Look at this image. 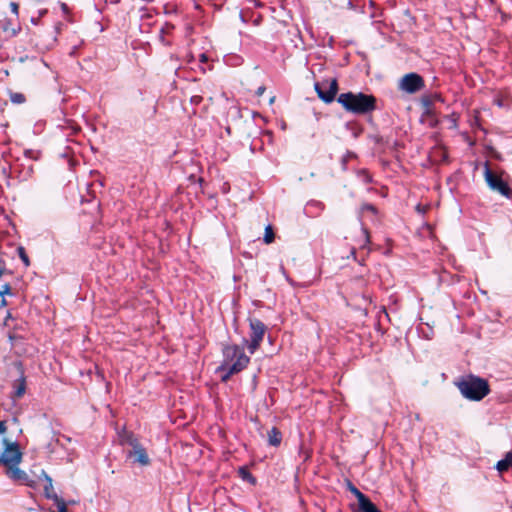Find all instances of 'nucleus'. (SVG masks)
<instances>
[{
  "label": "nucleus",
  "mask_w": 512,
  "mask_h": 512,
  "mask_svg": "<svg viewBox=\"0 0 512 512\" xmlns=\"http://www.w3.org/2000/svg\"><path fill=\"white\" fill-rule=\"evenodd\" d=\"M266 88L264 86H260L258 87V89L256 90V95L257 96H261L263 95V93L265 92Z\"/></svg>",
  "instance_id": "nucleus-35"
},
{
  "label": "nucleus",
  "mask_w": 512,
  "mask_h": 512,
  "mask_svg": "<svg viewBox=\"0 0 512 512\" xmlns=\"http://www.w3.org/2000/svg\"><path fill=\"white\" fill-rule=\"evenodd\" d=\"M7 473L14 480H25L27 478V474L18 466L8 467Z\"/></svg>",
  "instance_id": "nucleus-17"
},
{
  "label": "nucleus",
  "mask_w": 512,
  "mask_h": 512,
  "mask_svg": "<svg viewBox=\"0 0 512 512\" xmlns=\"http://www.w3.org/2000/svg\"><path fill=\"white\" fill-rule=\"evenodd\" d=\"M238 473L243 480H246L253 485L256 484V478L248 471L246 467H240Z\"/></svg>",
  "instance_id": "nucleus-21"
},
{
  "label": "nucleus",
  "mask_w": 512,
  "mask_h": 512,
  "mask_svg": "<svg viewBox=\"0 0 512 512\" xmlns=\"http://www.w3.org/2000/svg\"><path fill=\"white\" fill-rule=\"evenodd\" d=\"M357 178L362 181L364 184H369L373 182L372 175L366 169H359L356 172Z\"/></svg>",
  "instance_id": "nucleus-20"
},
{
  "label": "nucleus",
  "mask_w": 512,
  "mask_h": 512,
  "mask_svg": "<svg viewBox=\"0 0 512 512\" xmlns=\"http://www.w3.org/2000/svg\"><path fill=\"white\" fill-rule=\"evenodd\" d=\"M17 253L19 258L22 260L25 267H28L30 265L29 257L25 251V248L23 246H19L17 248Z\"/></svg>",
  "instance_id": "nucleus-23"
},
{
  "label": "nucleus",
  "mask_w": 512,
  "mask_h": 512,
  "mask_svg": "<svg viewBox=\"0 0 512 512\" xmlns=\"http://www.w3.org/2000/svg\"><path fill=\"white\" fill-rule=\"evenodd\" d=\"M484 178L488 187L492 191L499 193L501 196L507 199L512 198V189L508 182L504 180L500 174L492 171L488 162H485L484 165Z\"/></svg>",
  "instance_id": "nucleus-4"
},
{
  "label": "nucleus",
  "mask_w": 512,
  "mask_h": 512,
  "mask_svg": "<svg viewBox=\"0 0 512 512\" xmlns=\"http://www.w3.org/2000/svg\"><path fill=\"white\" fill-rule=\"evenodd\" d=\"M325 205L318 200H310L304 207V213L307 217L316 218L324 211Z\"/></svg>",
  "instance_id": "nucleus-11"
},
{
  "label": "nucleus",
  "mask_w": 512,
  "mask_h": 512,
  "mask_svg": "<svg viewBox=\"0 0 512 512\" xmlns=\"http://www.w3.org/2000/svg\"><path fill=\"white\" fill-rule=\"evenodd\" d=\"M454 384L461 395L470 401H481L491 391L488 381L474 374L462 376Z\"/></svg>",
  "instance_id": "nucleus-3"
},
{
  "label": "nucleus",
  "mask_w": 512,
  "mask_h": 512,
  "mask_svg": "<svg viewBox=\"0 0 512 512\" xmlns=\"http://www.w3.org/2000/svg\"><path fill=\"white\" fill-rule=\"evenodd\" d=\"M118 435L121 445H129L133 448V450L141 445L138 437L132 431H129L126 428H123L118 433Z\"/></svg>",
  "instance_id": "nucleus-10"
},
{
  "label": "nucleus",
  "mask_w": 512,
  "mask_h": 512,
  "mask_svg": "<svg viewBox=\"0 0 512 512\" xmlns=\"http://www.w3.org/2000/svg\"><path fill=\"white\" fill-rule=\"evenodd\" d=\"M352 157H355V154L351 151H347L346 154L343 156V159H342V164L343 166L345 167L346 164H347V161L352 158Z\"/></svg>",
  "instance_id": "nucleus-29"
},
{
  "label": "nucleus",
  "mask_w": 512,
  "mask_h": 512,
  "mask_svg": "<svg viewBox=\"0 0 512 512\" xmlns=\"http://www.w3.org/2000/svg\"><path fill=\"white\" fill-rule=\"evenodd\" d=\"M9 340H10L11 342H13V341H14V336H13L12 334H9Z\"/></svg>",
  "instance_id": "nucleus-39"
},
{
  "label": "nucleus",
  "mask_w": 512,
  "mask_h": 512,
  "mask_svg": "<svg viewBox=\"0 0 512 512\" xmlns=\"http://www.w3.org/2000/svg\"><path fill=\"white\" fill-rule=\"evenodd\" d=\"M132 454L135 455L134 462H137L142 466H147L150 464V458L142 444L135 448L133 451L129 452L128 455L131 456Z\"/></svg>",
  "instance_id": "nucleus-12"
},
{
  "label": "nucleus",
  "mask_w": 512,
  "mask_h": 512,
  "mask_svg": "<svg viewBox=\"0 0 512 512\" xmlns=\"http://www.w3.org/2000/svg\"><path fill=\"white\" fill-rule=\"evenodd\" d=\"M274 238H275V235H274L273 229H272L271 225H268L265 228L263 240L266 244H270L274 241Z\"/></svg>",
  "instance_id": "nucleus-24"
},
{
  "label": "nucleus",
  "mask_w": 512,
  "mask_h": 512,
  "mask_svg": "<svg viewBox=\"0 0 512 512\" xmlns=\"http://www.w3.org/2000/svg\"><path fill=\"white\" fill-rule=\"evenodd\" d=\"M225 63L229 66H239L243 63V58L236 54H230L225 56Z\"/></svg>",
  "instance_id": "nucleus-19"
},
{
  "label": "nucleus",
  "mask_w": 512,
  "mask_h": 512,
  "mask_svg": "<svg viewBox=\"0 0 512 512\" xmlns=\"http://www.w3.org/2000/svg\"><path fill=\"white\" fill-rule=\"evenodd\" d=\"M365 213H371L373 216H376L378 213V210L373 204L364 203L360 207L359 217L360 218L363 217Z\"/></svg>",
  "instance_id": "nucleus-18"
},
{
  "label": "nucleus",
  "mask_w": 512,
  "mask_h": 512,
  "mask_svg": "<svg viewBox=\"0 0 512 512\" xmlns=\"http://www.w3.org/2000/svg\"><path fill=\"white\" fill-rule=\"evenodd\" d=\"M44 495L47 499L54 500L55 502H59L62 499L58 497V495L54 492L53 483L51 477L45 475V484H44Z\"/></svg>",
  "instance_id": "nucleus-13"
},
{
  "label": "nucleus",
  "mask_w": 512,
  "mask_h": 512,
  "mask_svg": "<svg viewBox=\"0 0 512 512\" xmlns=\"http://www.w3.org/2000/svg\"><path fill=\"white\" fill-rule=\"evenodd\" d=\"M511 467H512V452H507L505 454V457L497 462L496 469L500 473H503L505 471H508Z\"/></svg>",
  "instance_id": "nucleus-16"
},
{
  "label": "nucleus",
  "mask_w": 512,
  "mask_h": 512,
  "mask_svg": "<svg viewBox=\"0 0 512 512\" xmlns=\"http://www.w3.org/2000/svg\"><path fill=\"white\" fill-rule=\"evenodd\" d=\"M195 61V57L192 53L187 55V63H193Z\"/></svg>",
  "instance_id": "nucleus-36"
},
{
  "label": "nucleus",
  "mask_w": 512,
  "mask_h": 512,
  "mask_svg": "<svg viewBox=\"0 0 512 512\" xmlns=\"http://www.w3.org/2000/svg\"><path fill=\"white\" fill-rule=\"evenodd\" d=\"M56 504L58 506V510L57 511H51V512H68L66 504H65V502L63 500H61L59 502H56Z\"/></svg>",
  "instance_id": "nucleus-28"
},
{
  "label": "nucleus",
  "mask_w": 512,
  "mask_h": 512,
  "mask_svg": "<svg viewBox=\"0 0 512 512\" xmlns=\"http://www.w3.org/2000/svg\"><path fill=\"white\" fill-rule=\"evenodd\" d=\"M199 69H200V71H201L202 73H205V72H206V69H205L203 66H200V67H199Z\"/></svg>",
  "instance_id": "nucleus-38"
},
{
  "label": "nucleus",
  "mask_w": 512,
  "mask_h": 512,
  "mask_svg": "<svg viewBox=\"0 0 512 512\" xmlns=\"http://www.w3.org/2000/svg\"><path fill=\"white\" fill-rule=\"evenodd\" d=\"M202 100V97L201 96H198V95H195V96H192L190 101L192 104H195V105H198Z\"/></svg>",
  "instance_id": "nucleus-32"
},
{
  "label": "nucleus",
  "mask_w": 512,
  "mask_h": 512,
  "mask_svg": "<svg viewBox=\"0 0 512 512\" xmlns=\"http://www.w3.org/2000/svg\"><path fill=\"white\" fill-rule=\"evenodd\" d=\"M3 442L6 445V448L0 455V463L7 468L18 466L22 459V453L19 449V445L16 442L8 443L7 440H4Z\"/></svg>",
  "instance_id": "nucleus-7"
},
{
  "label": "nucleus",
  "mask_w": 512,
  "mask_h": 512,
  "mask_svg": "<svg viewBox=\"0 0 512 512\" xmlns=\"http://www.w3.org/2000/svg\"><path fill=\"white\" fill-rule=\"evenodd\" d=\"M337 102L345 111L355 115H366L376 110L377 99L363 92H345L337 97Z\"/></svg>",
  "instance_id": "nucleus-2"
},
{
  "label": "nucleus",
  "mask_w": 512,
  "mask_h": 512,
  "mask_svg": "<svg viewBox=\"0 0 512 512\" xmlns=\"http://www.w3.org/2000/svg\"><path fill=\"white\" fill-rule=\"evenodd\" d=\"M10 9H11L12 13L15 14L16 17H18L19 5L16 2L10 3Z\"/></svg>",
  "instance_id": "nucleus-30"
},
{
  "label": "nucleus",
  "mask_w": 512,
  "mask_h": 512,
  "mask_svg": "<svg viewBox=\"0 0 512 512\" xmlns=\"http://www.w3.org/2000/svg\"><path fill=\"white\" fill-rule=\"evenodd\" d=\"M314 88L318 97L328 104L335 100L338 92V81L336 78L325 79L321 82H316Z\"/></svg>",
  "instance_id": "nucleus-6"
},
{
  "label": "nucleus",
  "mask_w": 512,
  "mask_h": 512,
  "mask_svg": "<svg viewBox=\"0 0 512 512\" xmlns=\"http://www.w3.org/2000/svg\"><path fill=\"white\" fill-rule=\"evenodd\" d=\"M6 272H9L6 267H5V263L3 261L0 260V277L5 274Z\"/></svg>",
  "instance_id": "nucleus-33"
},
{
  "label": "nucleus",
  "mask_w": 512,
  "mask_h": 512,
  "mask_svg": "<svg viewBox=\"0 0 512 512\" xmlns=\"http://www.w3.org/2000/svg\"><path fill=\"white\" fill-rule=\"evenodd\" d=\"M424 86H425V83H424V79L422 78V76H420L419 74L414 73V72L406 74L401 79V82L399 85L401 90H403L407 93H410V94L420 91L421 89L424 88Z\"/></svg>",
  "instance_id": "nucleus-8"
},
{
  "label": "nucleus",
  "mask_w": 512,
  "mask_h": 512,
  "mask_svg": "<svg viewBox=\"0 0 512 512\" xmlns=\"http://www.w3.org/2000/svg\"><path fill=\"white\" fill-rule=\"evenodd\" d=\"M208 60H209V59H208V56H207V54H206V53H201V54L199 55V62H200V64H205V63H207V62H208Z\"/></svg>",
  "instance_id": "nucleus-31"
},
{
  "label": "nucleus",
  "mask_w": 512,
  "mask_h": 512,
  "mask_svg": "<svg viewBox=\"0 0 512 512\" xmlns=\"http://www.w3.org/2000/svg\"><path fill=\"white\" fill-rule=\"evenodd\" d=\"M9 99L13 104H23L26 101V97L20 92H9Z\"/></svg>",
  "instance_id": "nucleus-22"
},
{
  "label": "nucleus",
  "mask_w": 512,
  "mask_h": 512,
  "mask_svg": "<svg viewBox=\"0 0 512 512\" xmlns=\"http://www.w3.org/2000/svg\"><path fill=\"white\" fill-rule=\"evenodd\" d=\"M282 433L277 427H272L268 431V443L271 446L277 447L281 444Z\"/></svg>",
  "instance_id": "nucleus-15"
},
{
  "label": "nucleus",
  "mask_w": 512,
  "mask_h": 512,
  "mask_svg": "<svg viewBox=\"0 0 512 512\" xmlns=\"http://www.w3.org/2000/svg\"><path fill=\"white\" fill-rule=\"evenodd\" d=\"M493 103L500 108H507L509 106L507 100L504 97L496 96L493 99Z\"/></svg>",
  "instance_id": "nucleus-26"
},
{
  "label": "nucleus",
  "mask_w": 512,
  "mask_h": 512,
  "mask_svg": "<svg viewBox=\"0 0 512 512\" xmlns=\"http://www.w3.org/2000/svg\"><path fill=\"white\" fill-rule=\"evenodd\" d=\"M223 360L218 370L223 372L222 381L226 382L232 375L244 370L250 362V357L243 347L236 344H227L222 348Z\"/></svg>",
  "instance_id": "nucleus-1"
},
{
  "label": "nucleus",
  "mask_w": 512,
  "mask_h": 512,
  "mask_svg": "<svg viewBox=\"0 0 512 512\" xmlns=\"http://www.w3.org/2000/svg\"><path fill=\"white\" fill-rule=\"evenodd\" d=\"M25 390H26V381H25L24 377H21L19 379L18 385L16 386V390H15L16 396L17 397L23 396L25 393Z\"/></svg>",
  "instance_id": "nucleus-25"
},
{
  "label": "nucleus",
  "mask_w": 512,
  "mask_h": 512,
  "mask_svg": "<svg viewBox=\"0 0 512 512\" xmlns=\"http://www.w3.org/2000/svg\"><path fill=\"white\" fill-rule=\"evenodd\" d=\"M347 490L350 491L358 500L359 506L363 512H380L379 509L364 495L350 480L346 481Z\"/></svg>",
  "instance_id": "nucleus-9"
},
{
  "label": "nucleus",
  "mask_w": 512,
  "mask_h": 512,
  "mask_svg": "<svg viewBox=\"0 0 512 512\" xmlns=\"http://www.w3.org/2000/svg\"><path fill=\"white\" fill-rule=\"evenodd\" d=\"M362 231H363V234L365 235L366 242H369V234H368L367 229L363 228Z\"/></svg>",
  "instance_id": "nucleus-37"
},
{
  "label": "nucleus",
  "mask_w": 512,
  "mask_h": 512,
  "mask_svg": "<svg viewBox=\"0 0 512 512\" xmlns=\"http://www.w3.org/2000/svg\"><path fill=\"white\" fill-rule=\"evenodd\" d=\"M11 294V286L9 283H5L0 288V296L4 297L5 295Z\"/></svg>",
  "instance_id": "nucleus-27"
},
{
  "label": "nucleus",
  "mask_w": 512,
  "mask_h": 512,
  "mask_svg": "<svg viewBox=\"0 0 512 512\" xmlns=\"http://www.w3.org/2000/svg\"><path fill=\"white\" fill-rule=\"evenodd\" d=\"M7 430V426L4 421H0V435L4 434Z\"/></svg>",
  "instance_id": "nucleus-34"
},
{
  "label": "nucleus",
  "mask_w": 512,
  "mask_h": 512,
  "mask_svg": "<svg viewBox=\"0 0 512 512\" xmlns=\"http://www.w3.org/2000/svg\"><path fill=\"white\" fill-rule=\"evenodd\" d=\"M249 327H250V340L244 339V342L247 344V349L250 354H254L257 349L260 347L261 342L263 341L266 326L265 324L257 318H249Z\"/></svg>",
  "instance_id": "nucleus-5"
},
{
  "label": "nucleus",
  "mask_w": 512,
  "mask_h": 512,
  "mask_svg": "<svg viewBox=\"0 0 512 512\" xmlns=\"http://www.w3.org/2000/svg\"><path fill=\"white\" fill-rule=\"evenodd\" d=\"M1 305H6V300L4 298L1 301Z\"/></svg>",
  "instance_id": "nucleus-40"
},
{
  "label": "nucleus",
  "mask_w": 512,
  "mask_h": 512,
  "mask_svg": "<svg viewBox=\"0 0 512 512\" xmlns=\"http://www.w3.org/2000/svg\"><path fill=\"white\" fill-rule=\"evenodd\" d=\"M2 29L6 33L7 37H15L21 30L19 24H15L11 19H6L2 24Z\"/></svg>",
  "instance_id": "nucleus-14"
}]
</instances>
